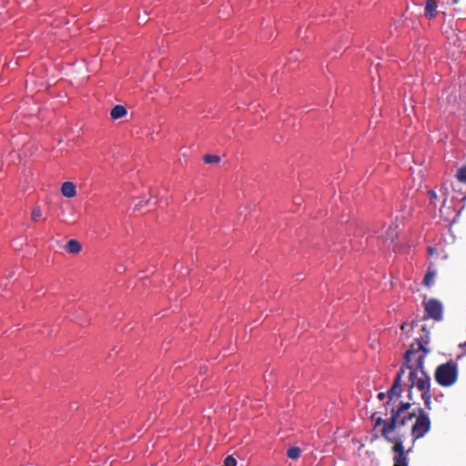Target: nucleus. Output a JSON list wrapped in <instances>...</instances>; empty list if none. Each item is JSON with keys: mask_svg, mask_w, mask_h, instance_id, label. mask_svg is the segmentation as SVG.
Segmentation results:
<instances>
[{"mask_svg": "<svg viewBox=\"0 0 466 466\" xmlns=\"http://www.w3.org/2000/svg\"><path fill=\"white\" fill-rule=\"evenodd\" d=\"M42 217V210L40 207L36 206L33 208L31 213V218L33 221L36 222Z\"/></svg>", "mask_w": 466, "mask_h": 466, "instance_id": "obj_16", "label": "nucleus"}, {"mask_svg": "<svg viewBox=\"0 0 466 466\" xmlns=\"http://www.w3.org/2000/svg\"><path fill=\"white\" fill-rule=\"evenodd\" d=\"M127 108L122 105L115 106L110 112V116L113 119H119L127 115Z\"/></svg>", "mask_w": 466, "mask_h": 466, "instance_id": "obj_9", "label": "nucleus"}, {"mask_svg": "<svg viewBox=\"0 0 466 466\" xmlns=\"http://www.w3.org/2000/svg\"><path fill=\"white\" fill-rule=\"evenodd\" d=\"M405 374L404 366H401L400 370L398 371L393 383L390 387V389L387 392V397L389 398V400L386 403V409H389L391 406V401L394 398H400L401 395V380L403 375Z\"/></svg>", "mask_w": 466, "mask_h": 466, "instance_id": "obj_5", "label": "nucleus"}, {"mask_svg": "<svg viewBox=\"0 0 466 466\" xmlns=\"http://www.w3.org/2000/svg\"><path fill=\"white\" fill-rule=\"evenodd\" d=\"M413 414V418H415V422L411 426L410 433L412 437V443H414L417 440L424 437L431 430V420L428 414L422 410L419 409V413L416 416Z\"/></svg>", "mask_w": 466, "mask_h": 466, "instance_id": "obj_4", "label": "nucleus"}, {"mask_svg": "<svg viewBox=\"0 0 466 466\" xmlns=\"http://www.w3.org/2000/svg\"><path fill=\"white\" fill-rule=\"evenodd\" d=\"M435 276H436V270L432 269L431 267L430 266L426 275L424 276L423 284L427 287H431Z\"/></svg>", "mask_w": 466, "mask_h": 466, "instance_id": "obj_11", "label": "nucleus"}, {"mask_svg": "<svg viewBox=\"0 0 466 466\" xmlns=\"http://www.w3.org/2000/svg\"><path fill=\"white\" fill-rule=\"evenodd\" d=\"M203 159L207 164H215L220 161V157L217 155H205Z\"/></svg>", "mask_w": 466, "mask_h": 466, "instance_id": "obj_15", "label": "nucleus"}, {"mask_svg": "<svg viewBox=\"0 0 466 466\" xmlns=\"http://www.w3.org/2000/svg\"><path fill=\"white\" fill-rule=\"evenodd\" d=\"M421 330L425 333V335L420 339H416V343L417 345L419 344L420 341H421L423 343V346L425 349L426 348V345L429 343V339H430V336H429V331L427 330L426 327L425 326H421Z\"/></svg>", "mask_w": 466, "mask_h": 466, "instance_id": "obj_14", "label": "nucleus"}, {"mask_svg": "<svg viewBox=\"0 0 466 466\" xmlns=\"http://www.w3.org/2000/svg\"><path fill=\"white\" fill-rule=\"evenodd\" d=\"M415 325H418V322L417 321H411V323H403L400 327L401 330L405 331H410V329H412L414 328Z\"/></svg>", "mask_w": 466, "mask_h": 466, "instance_id": "obj_18", "label": "nucleus"}, {"mask_svg": "<svg viewBox=\"0 0 466 466\" xmlns=\"http://www.w3.org/2000/svg\"><path fill=\"white\" fill-rule=\"evenodd\" d=\"M430 352L425 349L421 341L419 342L418 348L411 345L404 354V361L402 366L404 370H410L409 381L410 390L409 398H411V389L416 388L421 392V398L428 410H431V378L424 370V360Z\"/></svg>", "mask_w": 466, "mask_h": 466, "instance_id": "obj_2", "label": "nucleus"}, {"mask_svg": "<svg viewBox=\"0 0 466 466\" xmlns=\"http://www.w3.org/2000/svg\"><path fill=\"white\" fill-rule=\"evenodd\" d=\"M425 311L429 318H431L436 321H440L442 319V305L437 299H430L425 304Z\"/></svg>", "mask_w": 466, "mask_h": 466, "instance_id": "obj_6", "label": "nucleus"}, {"mask_svg": "<svg viewBox=\"0 0 466 466\" xmlns=\"http://www.w3.org/2000/svg\"><path fill=\"white\" fill-rule=\"evenodd\" d=\"M386 396H387V393H385V392H380V393L378 394V399H379V400H383L386 398Z\"/></svg>", "mask_w": 466, "mask_h": 466, "instance_id": "obj_19", "label": "nucleus"}, {"mask_svg": "<svg viewBox=\"0 0 466 466\" xmlns=\"http://www.w3.org/2000/svg\"><path fill=\"white\" fill-rule=\"evenodd\" d=\"M236 464L237 461L232 455L227 456L224 460L225 466H236Z\"/></svg>", "mask_w": 466, "mask_h": 466, "instance_id": "obj_17", "label": "nucleus"}, {"mask_svg": "<svg viewBox=\"0 0 466 466\" xmlns=\"http://www.w3.org/2000/svg\"><path fill=\"white\" fill-rule=\"evenodd\" d=\"M410 403H403L395 410L391 408V416L389 421L378 416L377 412L371 415V420L375 421V427L383 424L381 436L388 441L393 443L392 451L394 453L393 466H408V454L412 451V447L404 450L403 441L406 434L400 432L403 426L408 425L413 420V414H410L408 410Z\"/></svg>", "mask_w": 466, "mask_h": 466, "instance_id": "obj_1", "label": "nucleus"}, {"mask_svg": "<svg viewBox=\"0 0 466 466\" xmlns=\"http://www.w3.org/2000/svg\"><path fill=\"white\" fill-rule=\"evenodd\" d=\"M429 252H430L431 254H432V252H433V248L430 247V248H429Z\"/></svg>", "mask_w": 466, "mask_h": 466, "instance_id": "obj_21", "label": "nucleus"}, {"mask_svg": "<svg viewBox=\"0 0 466 466\" xmlns=\"http://www.w3.org/2000/svg\"><path fill=\"white\" fill-rule=\"evenodd\" d=\"M61 193L66 198H73L76 194V187L72 182H64L61 187Z\"/></svg>", "mask_w": 466, "mask_h": 466, "instance_id": "obj_7", "label": "nucleus"}, {"mask_svg": "<svg viewBox=\"0 0 466 466\" xmlns=\"http://www.w3.org/2000/svg\"><path fill=\"white\" fill-rule=\"evenodd\" d=\"M436 9H437V0H426L425 4V15L432 19L436 15Z\"/></svg>", "mask_w": 466, "mask_h": 466, "instance_id": "obj_8", "label": "nucleus"}, {"mask_svg": "<svg viewBox=\"0 0 466 466\" xmlns=\"http://www.w3.org/2000/svg\"><path fill=\"white\" fill-rule=\"evenodd\" d=\"M458 364L452 360L439 365L434 372L436 382L442 387H451L458 380Z\"/></svg>", "mask_w": 466, "mask_h": 466, "instance_id": "obj_3", "label": "nucleus"}, {"mask_svg": "<svg viewBox=\"0 0 466 466\" xmlns=\"http://www.w3.org/2000/svg\"><path fill=\"white\" fill-rule=\"evenodd\" d=\"M430 194H431V199H433V198L435 199V198H437V195H436V193H435V192L431 191V192H430Z\"/></svg>", "mask_w": 466, "mask_h": 466, "instance_id": "obj_20", "label": "nucleus"}, {"mask_svg": "<svg viewBox=\"0 0 466 466\" xmlns=\"http://www.w3.org/2000/svg\"><path fill=\"white\" fill-rule=\"evenodd\" d=\"M456 177L460 182L466 184V165L458 169Z\"/></svg>", "mask_w": 466, "mask_h": 466, "instance_id": "obj_13", "label": "nucleus"}, {"mask_svg": "<svg viewBox=\"0 0 466 466\" xmlns=\"http://www.w3.org/2000/svg\"><path fill=\"white\" fill-rule=\"evenodd\" d=\"M65 248H66V250L71 254H77L81 251V248H82L79 241H77L76 239H70L69 241H67Z\"/></svg>", "mask_w": 466, "mask_h": 466, "instance_id": "obj_10", "label": "nucleus"}, {"mask_svg": "<svg viewBox=\"0 0 466 466\" xmlns=\"http://www.w3.org/2000/svg\"><path fill=\"white\" fill-rule=\"evenodd\" d=\"M300 449L297 446H293L288 449L287 456L291 460H298L300 456Z\"/></svg>", "mask_w": 466, "mask_h": 466, "instance_id": "obj_12", "label": "nucleus"}]
</instances>
